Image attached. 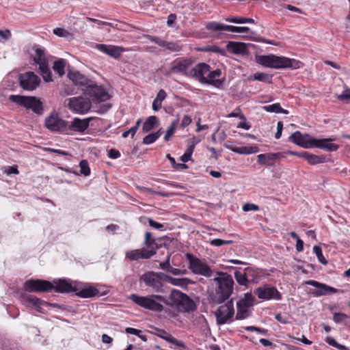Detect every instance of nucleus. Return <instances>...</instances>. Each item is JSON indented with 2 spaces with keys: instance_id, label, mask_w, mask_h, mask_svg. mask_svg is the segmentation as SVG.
<instances>
[{
  "instance_id": "nucleus-25",
  "label": "nucleus",
  "mask_w": 350,
  "mask_h": 350,
  "mask_svg": "<svg viewBox=\"0 0 350 350\" xmlns=\"http://www.w3.org/2000/svg\"><path fill=\"white\" fill-rule=\"evenodd\" d=\"M282 157L284 156L281 152L260 154L257 156V161L262 165L273 167L275 165V161Z\"/></svg>"
},
{
  "instance_id": "nucleus-43",
  "label": "nucleus",
  "mask_w": 350,
  "mask_h": 350,
  "mask_svg": "<svg viewBox=\"0 0 350 350\" xmlns=\"http://www.w3.org/2000/svg\"><path fill=\"white\" fill-rule=\"evenodd\" d=\"M224 20L228 23L237 24H243L245 23H254V20L253 18L241 16H228L225 18Z\"/></svg>"
},
{
  "instance_id": "nucleus-3",
  "label": "nucleus",
  "mask_w": 350,
  "mask_h": 350,
  "mask_svg": "<svg viewBox=\"0 0 350 350\" xmlns=\"http://www.w3.org/2000/svg\"><path fill=\"white\" fill-rule=\"evenodd\" d=\"M9 100L27 109H31L38 116H41L44 113V109L43 104L42 101L36 96L12 94L9 96Z\"/></svg>"
},
{
  "instance_id": "nucleus-29",
  "label": "nucleus",
  "mask_w": 350,
  "mask_h": 350,
  "mask_svg": "<svg viewBox=\"0 0 350 350\" xmlns=\"http://www.w3.org/2000/svg\"><path fill=\"white\" fill-rule=\"evenodd\" d=\"M221 75L220 69L217 68L215 70L211 71V68H208V72L206 73V79L208 82H205V84L211 85L215 88H221L225 81V79H215L216 77H219Z\"/></svg>"
},
{
  "instance_id": "nucleus-21",
  "label": "nucleus",
  "mask_w": 350,
  "mask_h": 350,
  "mask_svg": "<svg viewBox=\"0 0 350 350\" xmlns=\"http://www.w3.org/2000/svg\"><path fill=\"white\" fill-rule=\"evenodd\" d=\"M148 39L150 42L158 44L170 52H179L183 49V46L178 42H167L159 37L152 36H149Z\"/></svg>"
},
{
  "instance_id": "nucleus-4",
  "label": "nucleus",
  "mask_w": 350,
  "mask_h": 350,
  "mask_svg": "<svg viewBox=\"0 0 350 350\" xmlns=\"http://www.w3.org/2000/svg\"><path fill=\"white\" fill-rule=\"evenodd\" d=\"M169 298L180 311L190 312L196 310V305L193 299L178 290L173 289Z\"/></svg>"
},
{
  "instance_id": "nucleus-50",
  "label": "nucleus",
  "mask_w": 350,
  "mask_h": 350,
  "mask_svg": "<svg viewBox=\"0 0 350 350\" xmlns=\"http://www.w3.org/2000/svg\"><path fill=\"white\" fill-rule=\"evenodd\" d=\"M80 173L85 176L90 175V169L88 162L86 160H81L79 163Z\"/></svg>"
},
{
  "instance_id": "nucleus-8",
  "label": "nucleus",
  "mask_w": 350,
  "mask_h": 350,
  "mask_svg": "<svg viewBox=\"0 0 350 350\" xmlns=\"http://www.w3.org/2000/svg\"><path fill=\"white\" fill-rule=\"evenodd\" d=\"M234 314L233 299L220 306L215 312L217 325H224L232 321Z\"/></svg>"
},
{
  "instance_id": "nucleus-62",
  "label": "nucleus",
  "mask_w": 350,
  "mask_h": 350,
  "mask_svg": "<svg viewBox=\"0 0 350 350\" xmlns=\"http://www.w3.org/2000/svg\"><path fill=\"white\" fill-rule=\"evenodd\" d=\"M239 300H244L245 303L252 306L254 300V297H253L251 293H245L244 297L243 298H241Z\"/></svg>"
},
{
  "instance_id": "nucleus-52",
  "label": "nucleus",
  "mask_w": 350,
  "mask_h": 350,
  "mask_svg": "<svg viewBox=\"0 0 350 350\" xmlns=\"http://www.w3.org/2000/svg\"><path fill=\"white\" fill-rule=\"evenodd\" d=\"M148 222L150 226H151L152 228H154L157 230H159L161 231H164L166 230V228H165L163 224L157 222L151 218L148 219Z\"/></svg>"
},
{
  "instance_id": "nucleus-64",
  "label": "nucleus",
  "mask_w": 350,
  "mask_h": 350,
  "mask_svg": "<svg viewBox=\"0 0 350 350\" xmlns=\"http://www.w3.org/2000/svg\"><path fill=\"white\" fill-rule=\"evenodd\" d=\"M275 319L280 323L282 324H287L288 323V318L285 316H283L280 313L275 314Z\"/></svg>"
},
{
  "instance_id": "nucleus-6",
  "label": "nucleus",
  "mask_w": 350,
  "mask_h": 350,
  "mask_svg": "<svg viewBox=\"0 0 350 350\" xmlns=\"http://www.w3.org/2000/svg\"><path fill=\"white\" fill-rule=\"evenodd\" d=\"M186 256L189 264V269L193 273L206 278L212 276L213 270L205 262L189 253Z\"/></svg>"
},
{
  "instance_id": "nucleus-58",
  "label": "nucleus",
  "mask_w": 350,
  "mask_h": 350,
  "mask_svg": "<svg viewBox=\"0 0 350 350\" xmlns=\"http://www.w3.org/2000/svg\"><path fill=\"white\" fill-rule=\"evenodd\" d=\"M347 315L345 313L336 312L334 314L333 320L336 323H340L347 318Z\"/></svg>"
},
{
  "instance_id": "nucleus-34",
  "label": "nucleus",
  "mask_w": 350,
  "mask_h": 350,
  "mask_svg": "<svg viewBox=\"0 0 350 350\" xmlns=\"http://www.w3.org/2000/svg\"><path fill=\"white\" fill-rule=\"evenodd\" d=\"M299 157L303 158L310 165H317L325 162V157L309 153L306 151L301 152Z\"/></svg>"
},
{
  "instance_id": "nucleus-30",
  "label": "nucleus",
  "mask_w": 350,
  "mask_h": 350,
  "mask_svg": "<svg viewBox=\"0 0 350 350\" xmlns=\"http://www.w3.org/2000/svg\"><path fill=\"white\" fill-rule=\"evenodd\" d=\"M90 118L80 119L75 118L70 124H68L67 131L83 133L89 126Z\"/></svg>"
},
{
  "instance_id": "nucleus-38",
  "label": "nucleus",
  "mask_w": 350,
  "mask_h": 350,
  "mask_svg": "<svg viewBox=\"0 0 350 350\" xmlns=\"http://www.w3.org/2000/svg\"><path fill=\"white\" fill-rule=\"evenodd\" d=\"M165 281L170 283L172 285L180 286L182 288H186L188 284H192L193 281L187 278H172L166 274Z\"/></svg>"
},
{
  "instance_id": "nucleus-46",
  "label": "nucleus",
  "mask_w": 350,
  "mask_h": 350,
  "mask_svg": "<svg viewBox=\"0 0 350 350\" xmlns=\"http://www.w3.org/2000/svg\"><path fill=\"white\" fill-rule=\"evenodd\" d=\"M179 122V118L178 117L173 121L169 127L167 128L165 135L164 136V140L167 142L170 140V137L174 134L176 128Z\"/></svg>"
},
{
  "instance_id": "nucleus-45",
  "label": "nucleus",
  "mask_w": 350,
  "mask_h": 350,
  "mask_svg": "<svg viewBox=\"0 0 350 350\" xmlns=\"http://www.w3.org/2000/svg\"><path fill=\"white\" fill-rule=\"evenodd\" d=\"M66 62L64 59H59L54 62L53 69L55 72L59 74V76H63L65 74L64 68Z\"/></svg>"
},
{
  "instance_id": "nucleus-55",
  "label": "nucleus",
  "mask_w": 350,
  "mask_h": 350,
  "mask_svg": "<svg viewBox=\"0 0 350 350\" xmlns=\"http://www.w3.org/2000/svg\"><path fill=\"white\" fill-rule=\"evenodd\" d=\"M229 31L235 32V33H243L248 32L250 31V29L247 27H236L230 25Z\"/></svg>"
},
{
  "instance_id": "nucleus-59",
  "label": "nucleus",
  "mask_w": 350,
  "mask_h": 350,
  "mask_svg": "<svg viewBox=\"0 0 350 350\" xmlns=\"http://www.w3.org/2000/svg\"><path fill=\"white\" fill-rule=\"evenodd\" d=\"M53 33L59 37H66L70 35L68 31L59 27L54 29Z\"/></svg>"
},
{
  "instance_id": "nucleus-32",
  "label": "nucleus",
  "mask_w": 350,
  "mask_h": 350,
  "mask_svg": "<svg viewBox=\"0 0 350 350\" xmlns=\"http://www.w3.org/2000/svg\"><path fill=\"white\" fill-rule=\"evenodd\" d=\"M150 252L145 250V247L138 250L127 251L125 254L126 258L130 260H138L139 259H149L151 258Z\"/></svg>"
},
{
  "instance_id": "nucleus-63",
  "label": "nucleus",
  "mask_w": 350,
  "mask_h": 350,
  "mask_svg": "<svg viewBox=\"0 0 350 350\" xmlns=\"http://www.w3.org/2000/svg\"><path fill=\"white\" fill-rule=\"evenodd\" d=\"M177 17L175 14H170L167 16V25L173 27Z\"/></svg>"
},
{
  "instance_id": "nucleus-20",
  "label": "nucleus",
  "mask_w": 350,
  "mask_h": 350,
  "mask_svg": "<svg viewBox=\"0 0 350 350\" xmlns=\"http://www.w3.org/2000/svg\"><path fill=\"white\" fill-rule=\"evenodd\" d=\"M68 77L72 81L74 85L81 88L82 90L85 89L92 82L91 79L77 70H69Z\"/></svg>"
},
{
  "instance_id": "nucleus-53",
  "label": "nucleus",
  "mask_w": 350,
  "mask_h": 350,
  "mask_svg": "<svg viewBox=\"0 0 350 350\" xmlns=\"http://www.w3.org/2000/svg\"><path fill=\"white\" fill-rule=\"evenodd\" d=\"M199 142V140L196 139L195 137H193L188 144L187 148L185 151V152L188 153L191 156L192 155L196 145Z\"/></svg>"
},
{
  "instance_id": "nucleus-48",
  "label": "nucleus",
  "mask_w": 350,
  "mask_h": 350,
  "mask_svg": "<svg viewBox=\"0 0 350 350\" xmlns=\"http://www.w3.org/2000/svg\"><path fill=\"white\" fill-rule=\"evenodd\" d=\"M325 341L330 346L337 348L339 350H350L347 347L339 344L338 342L336 341V340L334 338L331 336H327L325 338Z\"/></svg>"
},
{
  "instance_id": "nucleus-56",
  "label": "nucleus",
  "mask_w": 350,
  "mask_h": 350,
  "mask_svg": "<svg viewBox=\"0 0 350 350\" xmlns=\"http://www.w3.org/2000/svg\"><path fill=\"white\" fill-rule=\"evenodd\" d=\"M157 135L153 133H150L145 136L143 139V143L144 144H151L157 140Z\"/></svg>"
},
{
  "instance_id": "nucleus-40",
  "label": "nucleus",
  "mask_w": 350,
  "mask_h": 350,
  "mask_svg": "<svg viewBox=\"0 0 350 350\" xmlns=\"http://www.w3.org/2000/svg\"><path fill=\"white\" fill-rule=\"evenodd\" d=\"M205 27L207 30L211 31L213 32H218L221 31H228L230 28V25H224L222 23H219L215 21L208 22L205 25Z\"/></svg>"
},
{
  "instance_id": "nucleus-5",
  "label": "nucleus",
  "mask_w": 350,
  "mask_h": 350,
  "mask_svg": "<svg viewBox=\"0 0 350 350\" xmlns=\"http://www.w3.org/2000/svg\"><path fill=\"white\" fill-rule=\"evenodd\" d=\"M166 274L163 272L146 271L139 278L146 286L152 288L155 292L162 291L163 282L165 281Z\"/></svg>"
},
{
  "instance_id": "nucleus-54",
  "label": "nucleus",
  "mask_w": 350,
  "mask_h": 350,
  "mask_svg": "<svg viewBox=\"0 0 350 350\" xmlns=\"http://www.w3.org/2000/svg\"><path fill=\"white\" fill-rule=\"evenodd\" d=\"M336 98L342 102H345L347 100L350 99V89H345L342 94L336 96Z\"/></svg>"
},
{
  "instance_id": "nucleus-12",
  "label": "nucleus",
  "mask_w": 350,
  "mask_h": 350,
  "mask_svg": "<svg viewBox=\"0 0 350 350\" xmlns=\"http://www.w3.org/2000/svg\"><path fill=\"white\" fill-rule=\"evenodd\" d=\"M194 61L189 57H178L172 62L170 70L166 72V75H170L172 73H180L183 75L189 77L188 69L192 66Z\"/></svg>"
},
{
  "instance_id": "nucleus-24",
  "label": "nucleus",
  "mask_w": 350,
  "mask_h": 350,
  "mask_svg": "<svg viewBox=\"0 0 350 350\" xmlns=\"http://www.w3.org/2000/svg\"><path fill=\"white\" fill-rule=\"evenodd\" d=\"M94 48L114 59L119 58L122 52V49L120 47L114 45L96 44Z\"/></svg>"
},
{
  "instance_id": "nucleus-61",
  "label": "nucleus",
  "mask_w": 350,
  "mask_h": 350,
  "mask_svg": "<svg viewBox=\"0 0 350 350\" xmlns=\"http://www.w3.org/2000/svg\"><path fill=\"white\" fill-rule=\"evenodd\" d=\"M240 119L242 120V122H239L237 127L245 130L250 129V125L247 122H246L245 117L243 115H241L240 116Z\"/></svg>"
},
{
  "instance_id": "nucleus-42",
  "label": "nucleus",
  "mask_w": 350,
  "mask_h": 350,
  "mask_svg": "<svg viewBox=\"0 0 350 350\" xmlns=\"http://www.w3.org/2000/svg\"><path fill=\"white\" fill-rule=\"evenodd\" d=\"M249 81H260L267 83H272V75L263 72H256L248 77Z\"/></svg>"
},
{
  "instance_id": "nucleus-7",
  "label": "nucleus",
  "mask_w": 350,
  "mask_h": 350,
  "mask_svg": "<svg viewBox=\"0 0 350 350\" xmlns=\"http://www.w3.org/2000/svg\"><path fill=\"white\" fill-rule=\"evenodd\" d=\"M65 102L70 110L79 114L88 113L92 107L90 99L82 96L69 98Z\"/></svg>"
},
{
  "instance_id": "nucleus-13",
  "label": "nucleus",
  "mask_w": 350,
  "mask_h": 350,
  "mask_svg": "<svg viewBox=\"0 0 350 350\" xmlns=\"http://www.w3.org/2000/svg\"><path fill=\"white\" fill-rule=\"evenodd\" d=\"M35 52L33 60L39 65V70L42 75L44 80L45 81H52L51 73L48 68L47 59L44 49L41 47L36 46Z\"/></svg>"
},
{
  "instance_id": "nucleus-26",
  "label": "nucleus",
  "mask_w": 350,
  "mask_h": 350,
  "mask_svg": "<svg viewBox=\"0 0 350 350\" xmlns=\"http://www.w3.org/2000/svg\"><path fill=\"white\" fill-rule=\"evenodd\" d=\"M25 299L27 303L31 304L33 306H34L36 308L37 310L39 312H40L41 306H42V305H49L50 306H51L53 308H57L61 310H68V308L66 305H60V304H56V303L48 304V303H46L44 301H42L39 298H38L35 296H33V295L26 296V297H25Z\"/></svg>"
},
{
  "instance_id": "nucleus-27",
  "label": "nucleus",
  "mask_w": 350,
  "mask_h": 350,
  "mask_svg": "<svg viewBox=\"0 0 350 350\" xmlns=\"http://www.w3.org/2000/svg\"><path fill=\"white\" fill-rule=\"evenodd\" d=\"M277 62V66H275V69H281V68H292V69H297L299 68L301 63V62L296 60L295 59H291L288 57H286L284 56H278Z\"/></svg>"
},
{
  "instance_id": "nucleus-47",
  "label": "nucleus",
  "mask_w": 350,
  "mask_h": 350,
  "mask_svg": "<svg viewBox=\"0 0 350 350\" xmlns=\"http://www.w3.org/2000/svg\"><path fill=\"white\" fill-rule=\"evenodd\" d=\"M137 189L143 193H147L148 194H156L163 197H170L172 196L171 193L162 192V191H157L152 189V188L145 187H137Z\"/></svg>"
},
{
  "instance_id": "nucleus-51",
  "label": "nucleus",
  "mask_w": 350,
  "mask_h": 350,
  "mask_svg": "<svg viewBox=\"0 0 350 350\" xmlns=\"http://www.w3.org/2000/svg\"><path fill=\"white\" fill-rule=\"evenodd\" d=\"M232 243L231 240H222L220 239H215L211 241L210 243L211 245L220 247L224 245H229Z\"/></svg>"
},
{
  "instance_id": "nucleus-37",
  "label": "nucleus",
  "mask_w": 350,
  "mask_h": 350,
  "mask_svg": "<svg viewBox=\"0 0 350 350\" xmlns=\"http://www.w3.org/2000/svg\"><path fill=\"white\" fill-rule=\"evenodd\" d=\"M243 271L245 273V276L248 280L250 284H257L259 282L260 275L258 269L252 267H248L245 268Z\"/></svg>"
},
{
  "instance_id": "nucleus-44",
  "label": "nucleus",
  "mask_w": 350,
  "mask_h": 350,
  "mask_svg": "<svg viewBox=\"0 0 350 350\" xmlns=\"http://www.w3.org/2000/svg\"><path fill=\"white\" fill-rule=\"evenodd\" d=\"M263 109L268 112H274L277 113L288 114V111L281 107L280 103H274L263 107Z\"/></svg>"
},
{
  "instance_id": "nucleus-31",
  "label": "nucleus",
  "mask_w": 350,
  "mask_h": 350,
  "mask_svg": "<svg viewBox=\"0 0 350 350\" xmlns=\"http://www.w3.org/2000/svg\"><path fill=\"white\" fill-rule=\"evenodd\" d=\"M144 245L146 246L145 250L150 252V256H153L157 254V252L160 248V246L156 242L155 239L152 236L149 232L145 233Z\"/></svg>"
},
{
  "instance_id": "nucleus-28",
  "label": "nucleus",
  "mask_w": 350,
  "mask_h": 350,
  "mask_svg": "<svg viewBox=\"0 0 350 350\" xmlns=\"http://www.w3.org/2000/svg\"><path fill=\"white\" fill-rule=\"evenodd\" d=\"M332 141H334V139L332 138L321 139H317L314 138L312 139L313 147L326 150L329 152L336 151L338 149L339 146L338 144L332 143Z\"/></svg>"
},
{
  "instance_id": "nucleus-14",
  "label": "nucleus",
  "mask_w": 350,
  "mask_h": 350,
  "mask_svg": "<svg viewBox=\"0 0 350 350\" xmlns=\"http://www.w3.org/2000/svg\"><path fill=\"white\" fill-rule=\"evenodd\" d=\"M254 294L260 299L281 300L282 295L275 286L264 284L254 290Z\"/></svg>"
},
{
  "instance_id": "nucleus-33",
  "label": "nucleus",
  "mask_w": 350,
  "mask_h": 350,
  "mask_svg": "<svg viewBox=\"0 0 350 350\" xmlns=\"http://www.w3.org/2000/svg\"><path fill=\"white\" fill-rule=\"evenodd\" d=\"M278 59V56L275 55H259L258 62L265 67L275 68Z\"/></svg>"
},
{
  "instance_id": "nucleus-2",
  "label": "nucleus",
  "mask_w": 350,
  "mask_h": 350,
  "mask_svg": "<svg viewBox=\"0 0 350 350\" xmlns=\"http://www.w3.org/2000/svg\"><path fill=\"white\" fill-rule=\"evenodd\" d=\"M129 299L140 307L154 312H162L164 308L163 305L157 301L167 304V301L165 298L159 295L143 297L139 296L136 294H131Z\"/></svg>"
},
{
  "instance_id": "nucleus-60",
  "label": "nucleus",
  "mask_w": 350,
  "mask_h": 350,
  "mask_svg": "<svg viewBox=\"0 0 350 350\" xmlns=\"http://www.w3.org/2000/svg\"><path fill=\"white\" fill-rule=\"evenodd\" d=\"M243 210L244 211H257L259 210V206L256 204H252V203H246L243 206Z\"/></svg>"
},
{
  "instance_id": "nucleus-39",
  "label": "nucleus",
  "mask_w": 350,
  "mask_h": 350,
  "mask_svg": "<svg viewBox=\"0 0 350 350\" xmlns=\"http://www.w3.org/2000/svg\"><path fill=\"white\" fill-rule=\"evenodd\" d=\"M159 124V119L155 116H149L142 126L143 133H148Z\"/></svg>"
},
{
  "instance_id": "nucleus-10",
  "label": "nucleus",
  "mask_w": 350,
  "mask_h": 350,
  "mask_svg": "<svg viewBox=\"0 0 350 350\" xmlns=\"http://www.w3.org/2000/svg\"><path fill=\"white\" fill-rule=\"evenodd\" d=\"M44 126L51 132L64 133L67 131L68 122L61 118L57 113H51L45 118Z\"/></svg>"
},
{
  "instance_id": "nucleus-23",
  "label": "nucleus",
  "mask_w": 350,
  "mask_h": 350,
  "mask_svg": "<svg viewBox=\"0 0 350 350\" xmlns=\"http://www.w3.org/2000/svg\"><path fill=\"white\" fill-rule=\"evenodd\" d=\"M250 44L241 42L229 41L226 48L229 52L235 55H247L249 54L248 46Z\"/></svg>"
},
{
  "instance_id": "nucleus-35",
  "label": "nucleus",
  "mask_w": 350,
  "mask_h": 350,
  "mask_svg": "<svg viewBox=\"0 0 350 350\" xmlns=\"http://www.w3.org/2000/svg\"><path fill=\"white\" fill-rule=\"evenodd\" d=\"M158 337L166 340L167 342L172 343L177 347L185 348L186 346L184 342L178 340L176 338L173 337L170 334L167 333L164 329H159V333L156 334Z\"/></svg>"
},
{
  "instance_id": "nucleus-57",
  "label": "nucleus",
  "mask_w": 350,
  "mask_h": 350,
  "mask_svg": "<svg viewBox=\"0 0 350 350\" xmlns=\"http://www.w3.org/2000/svg\"><path fill=\"white\" fill-rule=\"evenodd\" d=\"M245 329L247 330V331H250V332H257L261 334H263V335H265L267 334L268 332V330L267 329H263V328H260V327H255V326H247L245 327Z\"/></svg>"
},
{
  "instance_id": "nucleus-11",
  "label": "nucleus",
  "mask_w": 350,
  "mask_h": 350,
  "mask_svg": "<svg viewBox=\"0 0 350 350\" xmlns=\"http://www.w3.org/2000/svg\"><path fill=\"white\" fill-rule=\"evenodd\" d=\"M83 94L88 96L95 103H101L109 99L110 96L101 86L92 82L85 89H83Z\"/></svg>"
},
{
  "instance_id": "nucleus-16",
  "label": "nucleus",
  "mask_w": 350,
  "mask_h": 350,
  "mask_svg": "<svg viewBox=\"0 0 350 350\" xmlns=\"http://www.w3.org/2000/svg\"><path fill=\"white\" fill-rule=\"evenodd\" d=\"M306 284L312 286L317 288L316 291L312 292L314 297H321L329 295L333 293H343V291L329 286L325 284L317 282L316 280H308L306 282Z\"/></svg>"
},
{
  "instance_id": "nucleus-36",
  "label": "nucleus",
  "mask_w": 350,
  "mask_h": 350,
  "mask_svg": "<svg viewBox=\"0 0 350 350\" xmlns=\"http://www.w3.org/2000/svg\"><path fill=\"white\" fill-rule=\"evenodd\" d=\"M251 305L245 303L244 300H239L237 303V312L236 314V319L241 320L245 319L248 317V308Z\"/></svg>"
},
{
  "instance_id": "nucleus-9",
  "label": "nucleus",
  "mask_w": 350,
  "mask_h": 350,
  "mask_svg": "<svg viewBox=\"0 0 350 350\" xmlns=\"http://www.w3.org/2000/svg\"><path fill=\"white\" fill-rule=\"evenodd\" d=\"M54 288L55 286L52 282L40 279H30L24 284L25 290L29 293L51 292Z\"/></svg>"
},
{
  "instance_id": "nucleus-18",
  "label": "nucleus",
  "mask_w": 350,
  "mask_h": 350,
  "mask_svg": "<svg viewBox=\"0 0 350 350\" xmlns=\"http://www.w3.org/2000/svg\"><path fill=\"white\" fill-rule=\"evenodd\" d=\"M55 285L54 291L60 293H75L77 291V282H74L69 279H59L57 282H54Z\"/></svg>"
},
{
  "instance_id": "nucleus-17",
  "label": "nucleus",
  "mask_w": 350,
  "mask_h": 350,
  "mask_svg": "<svg viewBox=\"0 0 350 350\" xmlns=\"http://www.w3.org/2000/svg\"><path fill=\"white\" fill-rule=\"evenodd\" d=\"M208 68H211L208 64L198 63L189 70V77L193 78L200 83L205 84V82H208L206 77V73L208 72Z\"/></svg>"
},
{
  "instance_id": "nucleus-1",
  "label": "nucleus",
  "mask_w": 350,
  "mask_h": 350,
  "mask_svg": "<svg viewBox=\"0 0 350 350\" xmlns=\"http://www.w3.org/2000/svg\"><path fill=\"white\" fill-rule=\"evenodd\" d=\"M213 281L216 284L215 292L209 295L211 302L221 304L228 300L234 289V280L231 275L226 272L217 271Z\"/></svg>"
},
{
  "instance_id": "nucleus-15",
  "label": "nucleus",
  "mask_w": 350,
  "mask_h": 350,
  "mask_svg": "<svg viewBox=\"0 0 350 350\" xmlns=\"http://www.w3.org/2000/svg\"><path fill=\"white\" fill-rule=\"evenodd\" d=\"M20 86L25 90H34L40 84L39 77L33 72H27L18 75Z\"/></svg>"
},
{
  "instance_id": "nucleus-41",
  "label": "nucleus",
  "mask_w": 350,
  "mask_h": 350,
  "mask_svg": "<svg viewBox=\"0 0 350 350\" xmlns=\"http://www.w3.org/2000/svg\"><path fill=\"white\" fill-rule=\"evenodd\" d=\"M234 278L240 286H243L245 288H248L250 287V283L248 282V280L245 276V273L241 269H236L234 271Z\"/></svg>"
},
{
  "instance_id": "nucleus-19",
  "label": "nucleus",
  "mask_w": 350,
  "mask_h": 350,
  "mask_svg": "<svg viewBox=\"0 0 350 350\" xmlns=\"http://www.w3.org/2000/svg\"><path fill=\"white\" fill-rule=\"evenodd\" d=\"M312 137L308 134L303 135L299 131H296L289 137V141L304 148L313 147Z\"/></svg>"
},
{
  "instance_id": "nucleus-22",
  "label": "nucleus",
  "mask_w": 350,
  "mask_h": 350,
  "mask_svg": "<svg viewBox=\"0 0 350 350\" xmlns=\"http://www.w3.org/2000/svg\"><path fill=\"white\" fill-rule=\"evenodd\" d=\"M98 294L99 291L95 286L90 284H79L77 283V291H75L77 296L82 298H88Z\"/></svg>"
},
{
  "instance_id": "nucleus-49",
  "label": "nucleus",
  "mask_w": 350,
  "mask_h": 350,
  "mask_svg": "<svg viewBox=\"0 0 350 350\" xmlns=\"http://www.w3.org/2000/svg\"><path fill=\"white\" fill-rule=\"evenodd\" d=\"M313 251L315 253V254L317 256V258L320 262H321L323 265H327V260L324 258L321 247L319 245H314L313 247Z\"/></svg>"
}]
</instances>
